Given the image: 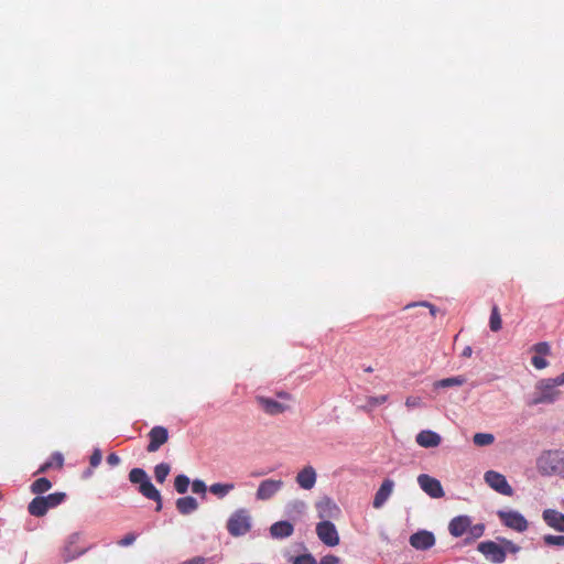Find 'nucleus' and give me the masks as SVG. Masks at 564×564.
<instances>
[{
  "mask_svg": "<svg viewBox=\"0 0 564 564\" xmlns=\"http://www.w3.org/2000/svg\"><path fill=\"white\" fill-rule=\"evenodd\" d=\"M538 471L543 476L561 475L564 473V451L546 449L536 458Z\"/></svg>",
  "mask_w": 564,
  "mask_h": 564,
  "instance_id": "obj_1",
  "label": "nucleus"
},
{
  "mask_svg": "<svg viewBox=\"0 0 564 564\" xmlns=\"http://www.w3.org/2000/svg\"><path fill=\"white\" fill-rule=\"evenodd\" d=\"M557 387L558 384L554 378L539 380L535 384L533 398L529 404L538 405L554 403L561 395V391L556 389Z\"/></svg>",
  "mask_w": 564,
  "mask_h": 564,
  "instance_id": "obj_2",
  "label": "nucleus"
},
{
  "mask_svg": "<svg viewBox=\"0 0 564 564\" xmlns=\"http://www.w3.org/2000/svg\"><path fill=\"white\" fill-rule=\"evenodd\" d=\"M66 498L64 492H54L47 496L35 497L28 506V511L33 517H43L50 509L59 506Z\"/></svg>",
  "mask_w": 564,
  "mask_h": 564,
  "instance_id": "obj_3",
  "label": "nucleus"
},
{
  "mask_svg": "<svg viewBox=\"0 0 564 564\" xmlns=\"http://www.w3.org/2000/svg\"><path fill=\"white\" fill-rule=\"evenodd\" d=\"M227 530L232 536H241L251 530V516L247 509L236 510L227 521Z\"/></svg>",
  "mask_w": 564,
  "mask_h": 564,
  "instance_id": "obj_4",
  "label": "nucleus"
},
{
  "mask_svg": "<svg viewBox=\"0 0 564 564\" xmlns=\"http://www.w3.org/2000/svg\"><path fill=\"white\" fill-rule=\"evenodd\" d=\"M484 478L486 484L495 491L505 496L513 495L512 487L508 484L506 477L502 474L495 470H488L485 473Z\"/></svg>",
  "mask_w": 564,
  "mask_h": 564,
  "instance_id": "obj_5",
  "label": "nucleus"
},
{
  "mask_svg": "<svg viewBox=\"0 0 564 564\" xmlns=\"http://www.w3.org/2000/svg\"><path fill=\"white\" fill-rule=\"evenodd\" d=\"M316 534L318 539L327 546H336L339 544V535L337 529L335 524L328 520L317 523Z\"/></svg>",
  "mask_w": 564,
  "mask_h": 564,
  "instance_id": "obj_6",
  "label": "nucleus"
},
{
  "mask_svg": "<svg viewBox=\"0 0 564 564\" xmlns=\"http://www.w3.org/2000/svg\"><path fill=\"white\" fill-rule=\"evenodd\" d=\"M477 550L492 563L499 564L506 560V550L494 541L480 542Z\"/></svg>",
  "mask_w": 564,
  "mask_h": 564,
  "instance_id": "obj_7",
  "label": "nucleus"
},
{
  "mask_svg": "<svg viewBox=\"0 0 564 564\" xmlns=\"http://www.w3.org/2000/svg\"><path fill=\"white\" fill-rule=\"evenodd\" d=\"M498 517L506 527L518 532H524L528 529L527 519L518 511H499Z\"/></svg>",
  "mask_w": 564,
  "mask_h": 564,
  "instance_id": "obj_8",
  "label": "nucleus"
},
{
  "mask_svg": "<svg viewBox=\"0 0 564 564\" xmlns=\"http://www.w3.org/2000/svg\"><path fill=\"white\" fill-rule=\"evenodd\" d=\"M417 484L421 489L432 498H442L445 495L440 480L430 475L421 474L417 477Z\"/></svg>",
  "mask_w": 564,
  "mask_h": 564,
  "instance_id": "obj_9",
  "label": "nucleus"
},
{
  "mask_svg": "<svg viewBox=\"0 0 564 564\" xmlns=\"http://www.w3.org/2000/svg\"><path fill=\"white\" fill-rule=\"evenodd\" d=\"M148 436L149 444L147 446V451L149 453H154L169 441V431L164 426L156 425L150 430Z\"/></svg>",
  "mask_w": 564,
  "mask_h": 564,
  "instance_id": "obj_10",
  "label": "nucleus"
},
{
  "mask_svg": "<svg viewBox=\"0 0 564 564\" xmlns=\"http://www.w3.org/2000/svg\"><path fill=\"white\" fill-rule=\"evenodd\" d=\"M409 542L415 550L426 551L434 546L435 536L431 531L420 530L410 536Z\"/></svg>",
  "mask_w": 564,
  "mask_h": 564,
  "instance_id": "obj_11",
  "label": "nucleus"
},
{
  "mask_svg": "<svg viewBox=\"0 0 564 564\" xmlns=\"http://www.w3.org/2000/svg\"><path fill=\"white\" fill-rule=\"evenodd\" d=\"M256 401L259 406L269 415H278L290 409L288 404L263 395L256 397Z\"/></svg>",
  "mask_w": 564,
  "mask_h": 564,
  "instance_id": "obj_12",
  "label": "nucleus"
},
{
  "mask_svg": "<svg viewBox=\"0 0 564 564\" xmlns=\"http://www.w3.org/2000/svg\"><path fill=\"white\" fill-rule=\"evenodd\" d=\"M283 487L282 480L265 479L260 482L256 496L259 500H269Z\"/></svg>",
  "mask_w": 564,
  "mask_h": 564,
  "instance_id": "obj_13",
  "label": "nucleus"
},
{
  "mask_svg": "<svg viewBox=\"0 0 564 564\" xmlns=\"http://www.w3.org/2000/svg\"><path fill=\"white\" fill-rule=\"evenodd\" d=\"M316 509L321 519H336L340 514L339 507L330 498L327 497L317 502Z\"/></svg>",
  "mask_w": 564,
  "mask_h": 564,
  "instance_id": "obj_14",
  "label": "nucleus"
},
{
  "mask_svg": "<svg viewBox=\"0 0 564 564\" xmlns=\"http://www.w3.org/2000/svg\"><path fill=\"white\" fill-rule=\"evenodd\" d=\"M393 487H394L393 480L387 478L382 481L380 488L378 489V491L375 495L373 502H372L373 508L379 509L386 503V501L389 499V497L391 496V494L393 491Z\"/></svg>",
  "mask_w": 564,
  "mask_h": 564,
  "instance_id": "obj_15",
  "label": "nucleus"
},
{
  "mask_svg": "<svg viewBox=\"0 0 564 564\" xmlns=\"http://www.w3.org/2000/svg\"><path fill=\"white\" fill-rule=\"evenodd\" d=\"M470 518L468 516H458L451 520L448 524V531L449 533L459 538L464 534L467 535L469 524H470Z\"/></svg>",
  "mask_w": 564,
  "mask_h": 564,
  "instance_id": "obj_16",
  "label": "nucleus"
},
{
  "mask_svg": "<svg viewBox=\"0 0 564 564\" xmlns=\"http://www.w3.org/2000/svg\"><path fill=\"white\" fill-rule=\"evenodd\" d=\"M542 518L550 528L564 532V513L554 509H545Z\"/></svg>",
  "mask_w": 564,
  "mask_h": 564,
  "instance_id": "obj_17",
  "label": "nucleus"
},
{
  "mask_svg": "<svg viewBox=\"0 0 564 564\" xmlns=\"http://www.w3.org/2000/svg\"><path fill=\"white\" fill-rule=\"evenodd\" d=\"M297 485L305 490H310L315 486L316 471L312 466L304 467L296 476Z\"/></svg>",
  "mask_w": 564,
  "mask_h": 564,
  "instance_id": "obj_18",
  "label": "nucleus"
},
{
  "mask_svg": "<svg viewBox=\"0 0 564 564\" xmlns=\"http://www.w3.org/2000/svg\"><path fill=\"white\" fill-rule=\"evenodd\" d=\"M415 440L416 443L424 448L436 447L441 444L442 441L441 436L431 430L421 431L416 435Z\"/></svg>",
  "mask_w": 564,
  "mask_h": 564,
  "instance_id": "obj_19",
  "label": "nucleus"
},
{
  "mask_svg": "<svg viewBox=\"0 0 564 564\" xmlns=\"http://www.w3.org/2000/svg\"><path fill=\"white\" fill-rule=\"evenodd\" d=\"M139 491L145 498L151 499L156 502L155 510L160 511L162 509V497L160 491L154 487V485L148 479L139 486Z\"/></svg>",
  "mask_w": 564,
  "mask_h": 564,
  "instance_id": "obj_20",
  "label": "nucleus"
},
{
  "mask_svg": "<svg viewBox=\"0 0 564 564\" xmlns=\"http://www.w3.org/2000/svg\"><path fill=\"white\" fill-rule=\"evenodd\" d=\"M294 528L289 521H279L271 525L270 533L275 539H284L293 534Z\"/></svg>",
  "mask_w": 564,
  "mask_h": 564,
  "instance_id": "obj_21",
  "label": "nucleus"
},
{
  "mask_svg": "<svg viewBox=\"0 0 564 564\" xmlns=\"http://www.w3.org/2000/svg\"><path fill=\"white\" fill-rule=\"evenodd\" d=\"M197 500L192 496L178 498L176 500V509L181 514H189L197 510Z\"/></svg>",
  "mask_w": 564,
  "mask_h": 564,
  "instance_id": "obj_22",
  "label": "nucleus"
},
{
  "mask_svg": "<svg viewBox=\"0 0 564 564\" xmlns=\"http://www.w3.org/2000/svg\"><path fill=\"white\" fill-rule=\"evenodd\" d=\"M466 382V378L464 376H456L452 378H445L437 380L434 383V388H451V387H459Z\"/></svg>",
  "mask_w": 564,
  "mask_h": 564,
  "instance_id": "obj_23",
  "label": "nucleus"
},
{
  "mask_svg": "<svg viewBox=\"0 0 564 564\" xmlns=\"http://www.w3.org/2000/svg\"><path fill=\"white\" fill-rule=\"evenodd\" d=\"M234 489H235V484H232V482H227V484L216 482L209 487V491L213 495L217 496L218 498H224Z\"/></svg>",
  "mask_w": 564,
  "mask_h": 564,
  "instance_id": "obj_24",
  "label": "nucleus"
},
{
  "mask_svg": "<svg viewBox=\"0 0 564 564\" xmlns=\"http://www.w3.org/2000/svg\"><path fill=\"white\" fill-rule=\"evenodd\" d=\"M484 532H485V525L482 523H477L474 525H471V523H470L468 532H467V536L465 539V544H470V543L475 542L477 539L482 536Z\"/></svg>",
  "mask_w": 564,
  "mask_h": 564,
  "instance_id": "obj_25",
  "label": "nucleus"
},
{
  "mask_svg": "<svg viewBox=\"0 0 564 564\" xmlns=\"http://www.w3.org/2000/svg\"><path fill=\"white\" fill-rule=\"evenodd\" d=\"M52 487V482L45 478L41 477L37 478L32 485H31V491L34 495H42L46 491H48Z\"/></svg>",
  "mask_w": 564,
  "mask_h": 564,
  "instance_id": "obj_26",
  "label": "nucleus"
},
{
  "mask_svg": "<svg viewBox=\"0 0 564 564\" xmlns=\"http://www.w3.org/2000/svg\"><path fill=\"white\" fill-rule=\"evenodd\" d=\"M489 327L492 332H499L502 327V321L497 305H494L491 308Z\"/></svg>",
  "mask_w": 564,
  "mask_h": 564,
  "instance_id": "obj_27",
  "label": "nucleus"
},
{
  "mask_svg": "<svg viewBox=\"0 0 564 564\" xmlns=\"http://www.w3.org/2000/svg\"><path fill=\"white\" fill-rule=\"evenodd\" d=\"M56 465L58 468L63 466V456L59 453H55L52 456V460L45 462L41 467L37 469L35 475L46 473L53 465Z\"/></svg>",
  "mask_w": 564,
  "mask_h": 564,
  "instance_id": "obj_28",
  "label": "nucleus"
},
{
  "mask_svg": "<svg viewBox=\"0 0 564 564\" xmlns=\"http://www.w3.org/2000/svg\"><path fill=\"white\" fill-rule=\"evenodd\" d=\"M171 467L166 463H161L154 468V476L158 482L163 484L169 476Z\"/></svg>",
  "mask_w": 564,
  "mask_h": 564,
  "instance_id": "obj_29",
  "label": "nucleus"
},
{
  "mask_svg": "<svg viewBox=\"0 0 564 564\" xmlns=\"http://www.w3.org/2000/svg\"><path fill=\"white\" fill-rule=\"evenodd\" d=\"M148 479L149 478H148L147 473L141 468H133L129 473V480L132 484H139L141 486V484H143V481H145Z\"/></svg>",
  "mask_w": 564,
  "mask_h": 564,
  "instance_id": "obj_30",
  "label": "nucleus"
},
{
  "mask_svg": "<svg viewBox=\"0 0 564 564\" xmlns=\"http://www.w3.org/2000/svg\"><path fill=\"white\" fill-rule=\"evenodd\" d=\"M473 441L477 446H487L494 443L495 436L490 433H476Z\"/></svg>",
  "mask_w": 564,
  "mask_h": 564,
  "instance_id": "obj_31",
  "label": "nucleus"
},
{
  "mask_svg": "<svg viewBox=\"0 0 564 564\" xmlns=\"http://www.w3.org/2000/svg\"><path fill=\"white\" fill-rule=\"evenodd\" d=\"M191 481L185 475H178L174 480V488L178 494H185L188 489Z\"/></svg>",
  "mask_w": 564,
  "mask_h": 564,
  "instance_id": "obj_32",
  "label": "nucleus"
},
{
  "mask_svg": "<svg viewBox=\"0 0 564 564\" xmlns=\"http://www.w3.org/2000/svg\"><path fill=\"white\" fill-rule=\"evenodd\" d=\"M388 400L387 395H380V397H369L367 398L366 405L362 406L364 410L370 411L373 408L383 404Z\"/></svg>",
  "mask_w": 564,
  "mask_h": 564,
  "instance_id": "obj_33",
  "label": "nucleus"
},
{
  "mask_svg": "<svg viewBox=\"0 0 564 564\" xmlns=\"http://www.w3.org/2000/svg\"><path fill=\"white\" fill-rule=\"evenodd\" d=\"M543 541L549 546H564V535L546 534Z\"/></svg>",
  "mask_w": 564,
  "mask_h": 564,
  "instance_id": "obj_34",
  "label": "nucleus"
},
{
  "mask_svg": "<svg viewBox=\"0 0 564 564\" xmlns=\"http://www.w3.org/2000/svg\"><path fill=\"white\" fill-rule=\"evenodd\" d=\"M531 349L535 352V355L543 357L550 355L551 352V347L546 341H540L533 345Z\"/></svg>",
  "mask_w": 564,
  "mask_h": 564,
  "instance_id": "obj_35",
  "label": "nucleus"
},
{
  "mask_svg": "<svg viewBox=\"0 0 564 564\" xmlns=\"http://www.w3.org/2000/svg\"><path fill=\"white\" fill-rule=\"evenodd\" d=\"M206 489H207L206 484L200 479H195L192 482V490L194 494L205 496Z\"/></svg>",
  "mask_w": 564,
  "mask_h": 564,
  "instance_id": "obj_36",
  "label": "nucleus"
},
{
  "mask_svg": "<svg viewBox=\"0 0 564 564\" xmlns=\"http://www.w3.org/2000/svg\"><path fill=\"white\" fill-rule=\"evenodd\" d=\"M531 362L534 368L541 370L549 366V361L543 357L539 355H534L531 359Z\"/></svg>",
  "mask_w": 564,
  "mask_h": 564,
  "instance_id": "obj_37",
  "label": "nucleus"
},
{
  "mask_svg": "<svg viewBox=\"0 0 564 564\" xmlns=\"http://www.w3.org/2000/svg\"><path fill=\"white\" fill-rule=\"evenodd\" d=\"M293 564H316V560L312 554H303L296 556Z\"/></svg>",
  "mask_w": 564,
  "mask_h": 564,
  "instance_id": "obj_38",
  "label": "nucleus"
},
{
  "mask_svg": "<svg viewBox=\"0 0 564 564\" xmlns=\"http://www.w3.org/2000/svg\"><path fill=\"white\" fill-rule=\"evenodd\" d=\"M101 458H102L101 451L96 448L89 459L90 466L97 467L100 464Z\"/></svg>",
  "mask_w": 564,
  "mask_h": 564,
  "instance_id": "obj_39",
  "label": "nucleus"
},
{
  "mask_svg": "<svg viewBox=\"0 0 564 564\" xmlns=\"http://www.w3.org/2000/svg\"><path fill=\"white\" fill-rule=\"evenodd\" d=\"M135 539L137 535L134 533H128L121 540L118 541V545L129 546L135 541Z\"/></svg>",
  "mask_w": 564,
  "mask_h": 564,
  "instance_id": "obj_40",
  "label": "nucleus"
},
{
  "mask_svg": "<svg viewBox=\"0 0 564 564\" xmlns=\"http://www.w3.org/2000/svg\"><path fill=\"white\" fill-rule=\"evenodd\" d=\"M340 558L336 555H325L321 558L319 564H339Z\"/></svg>",
  "mask_w": 564,
  "mask_h": 564,
  "instance_id": "obj_41",
  "label": "nucleus"
},
{
  "mask_svg": "<svg viewBox=\"0 0 564 564\" xmlns=\"http://www.w3.org/2000/svg\"><path fill=\"white\" fill-rule=\"evenodd\" d=\"M421 404V399L417 397H409L405 400V405L408 408H416Z\"/></svg>",
  "mask_w": 564,
  "mask_h": 564,
  "instance_id": "obj_42",
  "label": "nucleus"
},
{
  "mask_svg": "<svg viewBox=\"0 0 564 564\" xmlns=\"http://www.w3.org/2000/svg\"><path fill=\"white\" fill-rule=\"evenodd\" d=\"M107 463L110 466H117L120 464V457L116 453H111L107 456Z\"/></svg>",
  "mask_w": 564,
  "mask_h": 564,
  "instance_id": "obj_43",
  "label": "nucleus"
},
{
  "mask_svg": "<svg viewBox=\"0 0 564 564\" xmlns=\"http://www.w3.org/2000/svg\"><path fill=\"white\" fill-rule=\"evenodd\" d=\"M502 547L506 550V552L509 551L511 553H517L520 550L518 545L508 540L505 541V546Z\"/></svg>",
  "mask_w": 564,
  "mask_h": 564,
  "instance_id": "obj_44",
  "label": "nucleus"
},
{
  "mask_svg": "<svg viewBox=\"0 0 564 564\" xmlns=\"http://www.w3.org/2000/svg\"><path fill=\"white\" fill-rule=\"evenodd\" d=\"M182 564H206V558L203 556H195L188 561L183 562Z\"/></svg>",
  "mask_w": 564,
  "mask_h": 564,
  "instance_id": "obj_45",
  "label": "nucleus"
},
{
  "mask_svg": "<svg viewBox=\"0 0 564 564\" xmlns=\"http://www.w3.org/2000/svg\"><path fill=\"white\" fill-rule=\"evenodd\" d=\"M420 305L429 307L432 318H434L436 316L437 308L433 304H430L427 302H422V303H420Z\"/></svg>",
  "mask_w": 564,
  "mask_h": 564,
  "instance_id": "obj_46",
  "label": "nucleus"
},
{
  "mask_svg": "<svg viewBox=\"0 0 564 564\" xmlns=\"http://www.w3.org/2000/svg\"><path fill=\"white\" fill-rule=\"evenodd\" d=\"M276 397L283 401H291L292 395L286 391H279L276 392Z\"/></svg>",
  "mask_w": 564,
  "mask_h": 564,
  "instance_id": "obj_47",
  "label": "nucleus"
},
{
  "mask_svg": "<svg viewBox=\"0 0 564 564\" xmlns=\"http://www.w3.org/2000/svg\"><path fill=\"white\" fill-rule=\"evenodd\" d=\"M473 354V349L470 346H466L462 351V357L469 358Z\"/></svg>",
  "mask_w": 564,
  "mask_h": 564,
  "instance_id": "obj_48",
  "label": "nucleus"
},
{
  "mask_svg": "<svg viewBox=\"0 0 564 564\" xmlns=\"http://www.w3.org/2000/svg\"><path fill=\"white\" fill-rule=\"evenodd\" d=\"M554 380L556 381V383L558 386H563L564 384V372H562L560 376L555 377Z\"/></svg>",
  "mask_w": 564,
  "mask_h": 564,
  "instance_id": "obj_49",
  "label": "nucleus"
},
{
  "mask_svg": "<svg viewBox=\"0 0 564 564\" xmlns=\"http://www.w3.org/2000/svg\"><path fill=\"white\" fill-rule=\"evenodd\" d=\"M366 371H367V372H371V371H372V368H371V367H368V368L366 369Z\"/></svg>",
  "mask_w": 564,
  "mask_h": 564,
  "instance_id": "obj_50",
  "label": "nucleus"
}]
</instances>
